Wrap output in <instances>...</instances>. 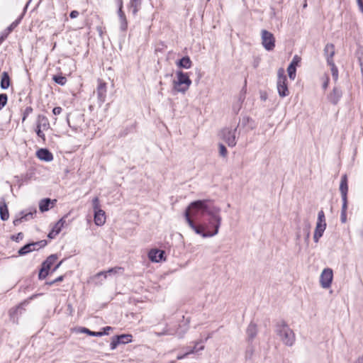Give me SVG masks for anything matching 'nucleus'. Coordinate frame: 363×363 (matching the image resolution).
<instances>
[{"label": "nucleus", "instance_id": "nucleus-1", "mask_svg": "<svg viewBox=\"0 0 363 363\" xmlns=\"http://www.w3.org/2000/svg\"><path fill=\"white\" fill-rule=\"evenodd\" d=\"M204 214V201L191 203L186 208L184 216L189 227L198 235L204 237V228L200 223V218Z\"/></svg>", "mask_w": 363, "mask_h": 363}, {"label": "nucleus", "instance_id": "nucleus-2", "mask_svg": "<svg viewBox=\"0 0 363 363\" xmlns=\"http://www.w3.org/2000/svg\"><path fill=\"white\" fill-rule=\"evenodd\" d=\"M220 208L212 205L206 200V238L213 237L218 233L222 217Z\"/></svg>", "mask_w": 363, "mask_h": 363}, {"label": "nucleus", "instance_id": "nucleus-3", "mask_svg": "<svg viewBox=\"0 0 363 363\" xmlns=\"http://www.w3.org/2000/svg\"><path fill=\"white\" fill-rule=\"evenodd\" d=\"M276 333L284 345L287 346L294 345L296 340L295 334L284 321L277 324Z\"/></svg>", "mask_w": 363, "mask_h": 363}, {"label": "nucleus", "instance_id": "nucleus-4", "mask_svg": "<svg viewBox=\"0 0 363 363\" xmlns=\"http://www.w3.org/2000/svg\"><path fill=\"white\" fill-rule=\"evenodd\" d=\"M347 174H343L341 177L340 184V191L341 194L342 206L341 210L340 219L342 223L346 222L347 218V192H348V184H347Z\"/></svg>", "mask_w": 363, "mask_h": 363}, {"label": "nucleus", "instance_id": "nucleus-5", "mask_svg": "<svg viewBox=\"0 0 363 363\" xmlns=\"http://www.w3.org/2000/svg\"><path fill=\"white\" fill-rule=\"evenodd\" d=\"M67 121L69 127L74 133H81L83 132L84 127V117L83 114L75 113L72 115H68Z\"/></svg>", "mask_w": 363, "mask_h": 363}, {"label": "nucleus", "instance_id": "nucleus-6", "mask_svg": "<svg viewBox=\"0 0 363 363\" xmlns=\"http://www.w3.org/2000/svg\"><path fill=\"white\" fill-rule=\"evenodd\" d=\"M277 87L280 97L284 98L289 94L287 86V77L284 68H279L277 72Z\"/></svg>", "mask_w": 363, "mask_h": 363}, {"label": "nucleus", "instance_id": "nucleus-7", "mask_svg": "<svg viewBox=\"0 0 363 363\" xmlns=\"http://www.w3.org/2000/svg\"><path fill=\"white\" fill-rule=\"evenodd\" d=\"M177 80L174 82V89L179 92H185L191 84L187 73L182 71L177 72Z\"/></svg>", "mask_w": 363, "mask_h": 363}, {"label": "nucleus", "instance_id": "nucleus-8", "mask_svg": "<svg viewBox=\"0 0 363 363\" xmlns=\"http://www.w3.org/2000/svg\"><path fill=\"white\" fill-rule=\"evenodd\" d=\"M220 136L229 147H235L237 144V128H223Z\"/></svg>", "mask_w": 363, "mask_h": 363}, {"label": "nucleus", "instance_id": "nucleus-9", "mask_svg": "<svg viewBox=\"0 0 363 363\" xmlns=\"http://www.w3.org/2000/svg\"><path fill=\"white\" fill-rule=\"evenodd\" d=\"M262 44L265 50H272L275 47V38L274 35L267 30H262L261 32Z\"/></svg>", "mask_w": 363, "mask_h": 363}, {"label": "nucleus", "instance_id": "nucleus-10", "mask_svg": "<svg viewBox=\"0 0 363 363\" xmlns=\"http://www.w3.org/2000/svg\"><path fill=\"white\" fill-rule=\"evenodd\" d=\"M47 245V241L45 240L38 241V242H33L31 243H28L23 246L21 248L18 250V255H25L30 252H33L34 250H38L40 248L44 247Z\"/></svg>", "mask_w": 363, "mask_h": 363}, {"label": "nucleus", "instance_id": "nucleus-11", "mask_svg": "<svg viewBox=\"0 0 363 363\" xmlns=\"http://www.w3.org/2000/svg\"><path fill=\"white\" fill-rule=\"evenodd\" d=\"M333 278V270L330 268H325L321 272L320 277V284L323 289H328L332 283Z\"/></svg>", "mask_w": 363, "mask_h": 363}, {"label": "nucleus", "instance_id": "nucleus-12", "mask_svg": "<svg viewBox=\"0 0 363 363\" xmlns=\"http://www.w3.org/2000/svg\"><path fill=\"white\" fill-rule=\"evenodd\" d=\"M343 91L340 86H335L327 96L328 101L333 105H337L342 97Z\"/></svg>", "mask_w": 363, "mask_h": 363}, {"label": "nucleus", "instance_id": "nucleus-13", "mask_svg": "<svg viewBox=\"0 0 363 363\" xmlns=\"http://www.w3.org/2000/svg\"><path fill=\"white\" fill-rule=\"evenodd\" d=\"M132 341L131 335H121L114 336L110 344V348L111 350H115L117 346L120 344H126Z\"/></svg>", "mask_w": 363, "mask_h": 363}, {"label": "nucleus", "instance_id": "nucleus-14", "mask_svg": "<svg viewBox=\"0 0 363 363\" xmlns=\"http://www.w3.org/2000/svg\"><path fill=\"white\" fill-rule=\"evenodd\" d=\"M311 225L310 222L307 219L304 220L301 228H300L296 233L297 239H299L303 235L304 236L305 241L308 242L311 235Z\"/></svg>", "mask_w": 363, "mask_h": 363}, {"label": "nucleus", "instance_id": "nucleus-15", "mask_svg": "<svg viewBox=\"0 0 363 363\" xmlns=\"http://www.w3.org/2000/svg\"><path fill=\"white\" fill-rule=\"evenodd\" d=\"M106 84L100 81L96 89V94L100 104H103L106 100Z\"/></svg>", "mask_w": 363, "mask_h": 363}, {"label": "nucleus", "instance_id": "nucleus-16", "mask_svg": "<svg viewBox=\"0 0 363 363\" xmlns=\"http://www.w3.org/2000/svg\"><path fill=\"white\" fill-rule=\"evenodd\" d=\"M37 213L36 210H34L33 211H29L28 213H26L24 211H22L21 213V216L19 218H16L13 223L14 225H18L20 223H21L23 221H27L33 217V214H35Z\"/></svg>", "mask_w": 363, "mask_h": 363}, {"label": "nucleus", "instance_id": "nucleus-17", "mask_svg": "<svg viewBox=\"0 0 363 363\" xmlns=\"http://www.w3.org/2000/svg\"><path fill=\"white\" fill-rule=\"evenodd\" d=\"M324 55L326 58L327 63L334 62L333 56L335 55V46L332 43H328L324 48Z\"/></svg>", "mask_w": 363, "mask_h": 363}, {"label": "nucleus", "instance_id": "nucleus-18", "mask_svg": "<svg viewBox=\"0 0 363 363\" xmlns=\"http://www.w3.org/2000/svg\"><path fill=\"white\" fill-rule=\"evenodd\" d=\"M36 127L48 130L50 128L48 118L44 115H38L36 120Z\"/></svg>", "mask_w": 363, "mask_h": 363}, {"label": "nucleus", "instance_id": "nucleus-19", "mask_svg": "<svg viewBox=\"0 0 363 363\" xmlns=\"http://www.w3.org/2000/svg\"><path fill=\"white\" fill-rule=\"evenodd\" d=\"M38 159L45 162H50L53 160L52 154L47 149L41 148L36 152Z\"/></svg>", "mask_w": 363, "mask_h": 363}, {"label": "nucleus", "instance_id": "nucleus-20", "mask_svg": "<svg viewBox=\"0 0 363 363\" xmlns=\"http://www.w3.org/2000/svg\"><path fill=\"white\" fill-rule=\"evenodd\" d=\"M164 252L160 250H151L148 253L149 259L154 262H159L163 259Z\"/></svg>", "mask_w": 363, "mask_h": 363}, {"label": "nucleus", "instance_id": "nucleus-21", "mask_svg": "<svg viewBox=\"0 0 363 363\" xmlns=\"http://www.w3.org/2000/svg\"><path fill=\"white\" fill-rule=\"evenodd\" d=\"M247 340L252 342L257 334V325L254 323H250L246 330Z\"/></svg>", "mask_w": 363, "mask_h": 363}, {"label": "nucleus", "instance_id": "nucleus-22", "mask_svg": "<svg viewBox=\"0 0 363 363\" xmlns=\"http://www.w3.org/2000/svg\"><path fill=\"white\" fill-rule=\"evenodd\" d=\"M203 348H204V345H203V342H201V341L198 342L195 344V345L190 350L186 352L182 355H178L177 359H182L190 354L199 353V352L201 351Z\"/></svg>", "mask_w": 363, "mask_h": 363}, {"label": "nucleus", "instance_id": "nucleus-23", "mask_svg": "<svg viewBox=\"0 0 363 363\" xmlns=\"http://www.w3.org/2000/svg\"><path fill=\"white\" fill-rule=\"evenodd\" d=\"M326 228V223H316L315 229L313 234V240L315 242H318L319 239L323 236Z\"/></svg>", "mask_w": 363, "mask_h": 363}, {"label": "nucleus", "instance_id": "nucleus-24", "mask_svg": "<svg viewBox=\"0 0 363 363\" xmlns=\"http://www.w3.org/2000/svg\"><path fill=\"white\" fill-rule=\"evenodd\" d=\"M94 223L98 226L103 225L106 222V215L105 212L103 210H98V211L94 212Z\"/></svg>", "mask_w": 363, "mask_h": 363}, {"label": "nucleus", "instance_id": "nucleus-25", "mask_svg": "<svg viewBox=\"0 0 363 363\" xmlns=\"http://www.w3.org/2000/svg\"><path fill=\"white\" fill-rule=\"evenodd\" d=\"M118 16L120 22V29L124 32L128 28V21L125 14L123 11H118Z\"/></svg>", "mask_w": 363, "mask_h": 363}, {"label": "nucleus", "instance_id": "nucleus-26", "mask_svg": "<svg viewBox=\"0 0 363 363\" xmlns=\"http://www.w3.org/2000/svg\"><path fill=\"white\" fill-rule=\"evenodd\" d=\"M241 125L247 128L248 130H253L255 128L254 121L248 116L242 117L241 120Z\"/></svg>", "mask_w": 363, "mask_h": 363}, {"label": "nucleus", "instance_id": "nucleus-27", "mask_svg": "<svg viewBox=\"0 0 363 363\" xmlns=\"http://www.w3.org/2000/svg\"><path fill=\"white\" fill-rule=\"evenodd\" d=\"M128 7L132 11L133 14L135 16L140 9L141 0H130Z\"/></svg>", "mask_w": 363, "mask_h": 363}, {"label": "nucleus", "instance_id": "nucleus-28", "mask_svg": "<svg viewBox=\"0 0 363 363\" xmlns=\"http://www.w3.org/2000/svg\"><path fill=\"white\" fill-rule=\"evenodd\" d=\"M10 85V77L6 72H4L1 75L0 86L2 89H6Z\"/></svg>", "mask_w": 363, "mask_h": 363}, {"label": "nucleus", "instance_id": "nucleus-29", "mask_svg": "<svg viewBox=\"0 0 363 363\" xmlns=\"http://www.w3.org/2000/svg\"><path fill=\"white\" fill-rule=\"evenodd\" d=\"M177 65L180 68L189 69L191 66V61L189 57H183L177 62Z\"/></svg>", "mask_w": 363, "mask_h": 363}, {"label": "nucleus", "instance_id": "nucleus-30", "mask_svg": "<svg viewBox=\"0 0 363 363\" xmlns=\"http://www.w3.org/2000/svg\"><path fill=\"white\" fill-rule=\"evenodd\" d=\"M0 218L2 220H7L9 218V209L5 203L0 204Z\"/></svg>", "mask_w": 363, "mask_h": 363}, {"label": "nucleus", "instance_id": "nucleus-31", "mask_svg": "<svg viewBox=\"0 0 363 363\" xmlns=\"http://www.w3.org/2000/svg\"><path fill=\"white\" fill-rule=\"evenodd\" d=\"M79 332L82 333L87 334L90 336H94V337H101L104 335H108V333L94 332V331L89 330L86 328H80L79 329Z\"/></svg>", "mask_w": 363, "mask_h": 363}, {"label": "nucleus", "instance_id": "nucleus-32", "mask_svg": "<svg viewBox=\"0 0 363 363\" xmlns=\"http://www.w3.org/2000/svg\"><path fill=\"white\" fill-rule=\"evenodd\" d=\"M62 228L63 227H62L60 224L57 222L53 226L52 230L49 233L48 238L50 239L55 238L56 235L60 233Z\"/></svg>", "mask_w": 363, "mask_h": 363}, {"label": "nucleus", "instance_id": "nucleus-33", "mask_svg": "<svg viewBox=\"0 0 363 363\" xmlns=\"http://www.w3.org/2000/svg\"><path fill=\"white\" fill-rule=\"evenodd\" d=\"M57 259V257L55 255H52L49 256L45 262H43L42 266L50 269Z\"/></svg>", "mask_w": 363, "mask_h": 363}, {"label": "nucleus", "instance_id": "nucleus-34", "mask_svg": "<svg viewBox=\"0 0 363 363\" xmlns=\"http://www.w3.org/2000/svg\"><path fill=\"white\" fill-rule=\"evenodd\" d=\"M255 353V348L250 343L246 348L245 352V359L246 361H250L252 359Z\"/></svg>", "mask_w": 363, "mask_h": 363}, {"label": "nucleus", "instance_id": "nucleus-35", "mask_svg": "<svg viewBox=\"0 0 363 363\" xmlns=\"http://www.w3.org/2000/svg\"><path fill=\"white\" fill-rule=\"evenodd\" d=\"M51 203V200L50 199H44L40 201L39 203V208L41 212H45L49 210V206Z\"/></svg>", "mask_w": 363, "mask_h": 363}, {"label": "nucleus", "instance_id": "nucleus-36", "mask_svg": "<svg viewBox=\"0 0 363 363\" xmlns=\"http://www.w3.org/2000/svg\"><path fill=\"white\" fill-rule=\"evenodd\" d=\"M178 333V331L175 329L167 327L162 332L156 333L158 336L160 335H173Z\"/></svg>", "mask_w": 363, "mask_h": 363}, {"label": "nucleus", "instance_id": "nucleus-37", "mask_svg": "<svg viewBox=\"0 0 363 363\" xmlns=\"http://www.w3.org/2000/svg\"><path fill=\"white\" fill-rule=\"evenodd\" d=\"M287 72L290 79L294 80L296 78V67L289 65L287 68Z\"/></svg>", "mask_w": 363, "mask_h": 363}, {"label": "nucleus", "instance_id": "nucleus-38", "mask_svg": "<svg viewBox=\"0 0 363 363\" xmlns=\"http://www.w3.org/2000/svg\"><path fill=\"white\" fill-rule=\"evenodd\" d=\"M53 81L60 84V85H65L67 82V79L65 77H63L62 75H54L52 77Z\"/></svg>", "mask_w": 363, "mask_h": 363}, {"label": "nucleus", "instance_id": "nucleus-39", "mask_svg": "<svg viewBox=\"0 0 363 363\" xmlns=\"http://www.w3.org/2000/svg\"><path fill=\"white\" fill-rule=\"evenodd\" d=\"M246 84H247V82L245 81V86L241 89V91H240V92L239 94V96H238V101H238L239 103H241V104H242L243 101L245 99V96H246V93H247Z\"/></svg>", "mask_w": 363, "mask_h": 363}, {"label": "nucleus", "instance_id": "nucleus-40", "mask_svg": "<svg viewBox=\"0 0 363 363\" xmlns=\"http://www.w3.org/2000/svg\"><path fill=\"white\" fill-rule=\"evenodd\" d=\"M331 69L332 76L334 79V80L336 82L338 79V69L337 67L335 66V62H330V64H328Z\"/></svg>", "mask_w": 363, "mask_h": 363}, {"label": "nucleus", "instance_id": "nucleus-41", "mask_svg": "<svg viewBox=\"0 0 363 363\" xmlns=\"http://www.w3.org/2000/svg\"><path fill=\"white\" fill-rule=\"evenodd\" d=\"M23 14L20 16L16 21H14L7 28L6 31L10 33L21 21Z\"/></svg>", "mask_w": 363, "mask_h": 363}, {"label": "nucleus", "instance_id": "nucleus-42", "mask_svg": "<svg viewBox=\"0 0 363 363\" xmlns=\"http://www.w3.org/2000/svg\"><path fill=\"white\" fill-rule=\"evenodd\" d=\"M49 270V269L42 266V268L39 272L38 278L40 279H44L48 275Z\"/></svg>", "mask_w": 363, "mask_h": 363}, {"label": "nucleus", "instance_id": "nucleus-43", "mask_svg": "<svg viewBox=\"0 0 363 363\" xmlns=\"http://www.w3.org/2000/svg\"><path fill=\"white\" fill-rule=\"evenodd\" d=\"M123 268L120 267L111 268L108 270H107L108 275H112V274H118V273H123Z\"/></svg>", "mask_w": 363, "mask_h": 363}, {"label": "nucleus", "instance_id": "nucleus-44", "mask_svg": "<svg viewBox=\"0 0 363 363\" xmlns=\"http://www.w3.org/2000/svg\"><path fill=\"white\" fill-rule=\"evenodd\" d=\"M7 95L6 94H0V110H1L7 103Z\"/></svg>", "mask_w": 363, "mask_h": 363}, {"label": "nucleus", "instance_id": "nucleus-45", "mask_svg": "<svg viewBox=\"0 0 363 363\" xmlns=\"http://www.w3.org/2000/svg\"><path fill=\"white\" fill-rule=\"evenodd\" d=\"M92 206H93L94 212L98 211V210H101L100 208V203H99V199L98 197H95L93 199Z\"/></svg>", "mask_w": 363, "mask_h": 363}, {"label": "nucleus", "instance_id": "nucleus-46", "mask_svg": "<svg viewBox=\"0 0 363 363\" xmlns=\"http://www.w3.org/2000/svg\"><path fill=\"white\" fill-rule=\"evenodd\" d=\"M33 108L31 106H28L23 111L22 121L24 122L26 118L33 112Z\"/></svg>", "mask_w": 363, "mask_h": 363}, {"label": "nucleus", "instance_id": "nucleus-47", "mask_svg": "<svg viewBox=\"0 0 363 363\" xmlns=\"http://www.w3.org/2000/svg\"><path fill=\"white\" fill-rule=\"evenodd\" d=\"M318 223H326L325 217L323 211H320L318 214Z\"/></svg>", "mask_w": 363, "mask_h": 363}, {"label": "nucleus", "instance_id": "nucleus-48", "mask_svg": "<svg viewBox=\"0 0 363 363\" xmlns=\"http://www.w3.org/2000/svg\"><path fill=\"white\" fill-rule=\"evenodd\" d=\"M219 155L223 157H225L228 155L227 149L223 144H219Z\"/></svg>", "mask_w": 363, "mask_h": 363}, {"label": "nucleus", "instance_id": "nucleus-49", "mask_svg": "<svg viewBox=\"0 0 363 363\" xmlns=\"http://www.w3.org/2000/svg\"><path fill=\"white\" fill-rule=\"evenodd\" d=\"M108 275V274L107 271H101V272H99V273H97L94 276V279H100L101 277H103V279H105L107 278Z\"/></svg>", "mask_w": 363, "mask_h": 363}, {"label": "nucleus", "instance_id": "nucleus-50", "mask_svg": "<svg viewBox=\"0 0 363 363\" xmlns=\"http://www.w3.org/2000/svg\"><path fill=\"white\" fill-rule=\"evenodd\" d=\"M242 104L241 103H239L238 101H237L233 106V111L234 112L235 114H238L239 113V111H240L241 108H242Z\"/></svg>", "mask_w": 363, "mask_h": 363}, {"label": "nucleus", "instance_id": "nucleus-51", "mask_svg": "<svg viewBox=\"0 0 363 363\" xmlns=\"http://www.w3.org/2000/svg\"><path fill=\"white\" fill-rule=\"evenodd\" d=\"M36 134L38 135V136L40 138H42L43 140H45V135L43 133V128H37L36 127Z\"/></svg>", "mask_w": 363, "mask_h": 363}, {"label": "nucleus", "instance_id": "nucleus-52", "mask_svg": "<svg viewBox=\"0 0 363 363\" xmlns=\"http://www.w3.org/2000/svg\"><path fill=\"white\" fill-rule=\"evenodd\" d=\"M301 61V57H298V55H295L293 59H292V61L291 62V63L289 65H293L294 66L296 67L298 65V64Z\"/></svg>", "mask_w": 363, "mask_h": 363}, {"label": "nucleus", "instance_id": "nucleus-53", "mask_svg": "<svg viewBox=\"0 0 363 363\" xmlns=\"http://www.w3.org/2000/svg\"><path fill=\"white\" fill-rule=\"evenodd\" d=\"M9 34V32H7L6 30L0 34V45L7 38Z\"/></svg>", "mask_w": 363, "mask_h": 363}, {"label": "nucleus", "instance_id": "nucleus-54", "mask_svg": "<svg viewBox=\"0 0 363 363\" xmlns=\"http://www.w3.org/2000/svg\"><path fill=\"white\" fill-rule=\"evenodd\" d=\"M23 238V234L22 233H18L16 235L12 236V240H16V242H18L19 240H22Z\"/></svg>", "mask_w": 363, "mask_h": 363}, {"label": "nucleus", "instance_id": "nucleus-55", "mask_svg": "<svg viewBox=\"0 0 363 363\" xmlns=\"http://www.w3.org/2000/svg\"><path fill=\"white\" fill-rule=\"evenodd\" d=\"M62 108L60 106L55 107L52 109V113L55 116L60 115L62 113Z\"/></svg>", "mask_w": 363, "mask_h": 363}, {"label": "nucleus", "instance_id": "nucleus-56", "mask_svg": "<svg viewBox=\"0 0 363 363\" xmlns=\"http://www.w3.org/2000/svg\"><path fill=\"white\" fill-rule=\"evenodd\" d=\"M79 16V12L77 11H71L69 16L71 18H75Z\"/></svg>", "mask_w": 363, "mask_h": 363}, {"label": "nucleus", "instance_id": "nucleus-57", "mask_svg": "<svg viewBox=\"0 0 363 363\" xmlns=\"http://www.w3.org/2000/svg\"><path fill=\"white\" fill-rule=\"evenodd\" d=\"M67 216H65L62 217L61 219H60V220L57 221V223H58L59 224H60V225H61L62 227H64V225H65V223H66L65 218H67Z\"/></svg>", "mask_w": 363, "mask_h": 363}, {"label": "nucleus", "instance_id": "nucleus-58", "mask_svg": "<svg viewBox=\"0 0 363 363\" xmlns=\"http://www.w3.org/2000/svg\"><path fill=\"white\" fill-rule=\"evenodd\" d=\"M328 84H329V77H325V82L323 84V89H326L328 86Z\"/></svg>", "mask_w": 363, "mask_h": 363}, {"label": "nucleus", "instance_id": "nucleus-59", "mask_svg": "<svg viewBox=\"0 0 363 363\" xmlns=\"http://www.w3.org/2000/svg\"><path fill=\"white\" fill-rule=\"evenodd\" d=\"M359 8L363 11V0H357Z\"/></svg>", "mask_w": 363, "mask_h": 363}, {"label": "nucleus", "instance_id": "nucleus-60", "mask_svg": "<svg viewBox=\"0 0 363 363\" xmlns=\"http://www.w3.org/2000/svg\"><path fill=\"white\" fill-rule=\"evenodd\" d=\"M118 11H123V0H118Z\"/></svg>", "mask_w": 363, "mask_h": 363}, {"label": "nucleus", "instance_id": "nucleus-61", "mask_svg": "<svg viewBox=\"0 0 363 363\" xmlns=\"http://www.w3.org/2000/svg\"><path fill=\"white\" fill-rule=\"evenodd\" d=\"M63 279H64V276H60L57 278H56L55 279H54L53 282H55V283L60 282V281H62Z\"/></svg>", "mask_w": 363, "mask_h": 363}, {"label": "nucleus", "instance_id": "nucleus-62", "mask_svg": "<svg viewBox=\"0 0 363 363\" xmlns=\"http://www.w3.org/2000/svg\"><path fill=\"white\" fill-rule=\"evenodd\" d=\"M111 330H112L111 327L106 326V327L104 328V331L102 333H108V331Z\"/></svg>", "mask_w": 363, "mask_h": 363}, {"label": "nucleus", "instance_id": "nucleus-63", "mask_svg": "<svg viewBox=\"0 0 363 363\" xmlns=\"http://www.w3.org/2000/svg\"><path fill=\"white\" fill-rule=\"evenodd\" d=\"M357 363H363V355L357 359Z\"/></svg>", "mask_w": 363, "mask_h": 363}, {"label": "nucleus", "instance_id": "nucleus-64", "mask_svg": "<svg viewBox=\"0 0 363 363\" xmlns=\"http://www.w3.org/2000/svg\"><path fill=\"white\" fill-rule=\"evenodd\" d=\"M54 284H55V282H53V281H51L49 282H46L45 285L51 286V285H53Z\"/></svg>", "mask_w": 363, "mask_h": 363}]
</instances>
